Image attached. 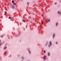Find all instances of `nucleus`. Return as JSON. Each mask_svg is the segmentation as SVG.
<instances>
[{
  "label": "nucleus",
  "instance_id": "obj_29",
  "mask_svg": "<svg viewBox=\"0 0 61 61\" xmlns=\"http://www.w3.org/2000/svg\"><path fill=\"white\" fill-rule=\"evenodd\" d=\"M17 25H18L17 24Z\"/></svg>",
  "mask_w": 61,
  "mask_h": 61
},
{
  "label": "nucleus",
  "instance_id": "obj_18",
  "mask_svg": "<svg viewBox=\"0 0 61 61\" xmlns=\"http://www.w3.org/2000/svg\"><path fill=\"white\" fill-rule=\"evenodd\" d=\"M29 53L30 54H31V52H30V51H29Z\"/></svg>",
  "mask_w": 61,
  "mask_h": 61
},
{
  "label": "nucleus",
  "instance_id": "obj_24",
  "mask_svg": "<svg viewBox=\"0 0 61 61\" xmlns=\"http://www.w3.org/2000/svg\"><path fill=\"white\" fill-rule=\"evenodd\" d=\"M46 23H47V21H46Z\"/></svg>",
  "mask_w": 61,
  "mask_h": 61
},
{
  "label": "nucleus",
  "instance_id": "obj_22",
  "mask_svg": "<svg viewBox=\"0 0 61 61\" xmlns=\"http://www.w3.org/2000/svg\"><path fill=\"white\" fill-rule=\"evenodd\" d=\"M56 44H57V42H56Z\"/></svg>",
  "mask_w": 61,
  "mask_h": 61
},
{
  "label": "nucleus",
  "instance_id": "obj_1",
  "mask_svg": "<svg viewBox=\"0 0 61 61\" xmlns=\"http://www.w3.org/2000/svg\"><path fill=\"white\" fill-rule=\"evenodd\" d=\"M49 43L50 44V45H49V46H51V45H52V44L51 43V41H50Z\"/></svg>",
  "mask_w": 61,
  "mask_h": 61
},
{
  "label": "nucleus",
  "instance_id": "obj_11",
  "mask_svg": "<svg viewBox=\"0 0 61 61\" xmlns=\"http://www.w3.org/2000/svg\"><path fill=\"white\" fill-rule=\"evenodd\" d=\"M14 8V5H13L12 6V8Z\"/></svg>",
  "mask_w": 61,
  "mask_h": 61
},
{
  "label": "nucleus",
  "instance_id": "obj_14",
  "mask_svg": "<svg viewBox=\"0 0 61 61\" xmlns=\"http://www.w3.org/2000/svg\"><path fill=\"white\" fill-rule=\"evenodd\" d=\"M34 18H35V17H36V16L34 15Z\"/></svg>",
  "mask_w": 61,
  "mask_h": 61
},
{
  "label": "nucleus",
  "instance_id": "obj_25",
  "mask_svg": "<svg viewBox=\"0 0 61 61\" xmlns=\"http://www.w3.org/2000/svg\"><path fill=\"white\" fill-rule=\"evenodd\" d=\"M28 4V2H27V4Z\"/></svg>",
  "mask_w": 61,
  "mask_h": 61
},
{
  "label": "nucleus",
  "instance_id": "obj_9",
  "mask_svg": "<svg viewBox=\"0 0 61 61\" xmlns=\"http://www.w3.org/2000/svg\"><path fill=\"white\" fill-rule=\"evenodd\" d=\"M12 3H13L14 4V1L13 0H12Z\"/></svg>",
  "mask_w": 61,
  "mask_h": 61
},
{
  "label": "nucleus",
  "instance_id": "obj_7",
  "mask_svg": "<svg viewBox=\"0 0 61 61\" xmlns=\"http://www.w3.org/2000/svg\"><path fill=\"white\" fill-rule=\"evenodd\" d=\"M58 25V23L57 22H56V25L57 26Z\"/></svg>",
  "mask_w": 61,
  "mask_h": 61
},
{
  "label": "nucleus",
  "instance_id": "obj_30",
  "mask_svg": "<svg viewBox=\"0 0 61 61\" xmlns=\"http://www.w3.org/2000/svg\"><path fill=\"white\" fill-rule=\"evenodd\" d=\"M61 2V0L60 1Z\"/></svg>",
  "mask_w": 61,
  "mask_h": 61
},
{
  "label": "nucleus",
  "instance_id": "obj_2",
  "mask_svg": "<svg viewBox=\"0 0 61 61\" xmlns=\"http://www.w3.org/2000/svg\"><path fill=\"white\" fill-rule=\"evenodd\" d=\"M27 18L28 19H30V16H29V15H28V16Z\"/></svg>",
  "mask_w": 61,
  "mask_h": 61
},
{
  "label": "nucleus",
  "instance_id": "obj_15",
  "mask_svg": "<svg viewBox=\"0 0 61 61\" xmlns=\"http://www.w3.org/2000/svg\"><path fill=\"white\" fill-rule=\"evenodd\" d=\"M13 5H16V4L15 3H14Z\"/></svg>",
  "mask_w": 61,
  "mask_h": 61
},
{
  "label": "nucleus",
  "instance_id": "obj_28",
  "mask_svg": "<svg viewBox=\"0 0 61 61\" xmlns=\"http://www.w3.org/2000/svg\"><path fill=\"white\" fill-rule=\"evenodd\" d=\"M0 42H1V41H0Z\"/></svg>",
  "mask_w": 61,
  "mask_h": 61
},
{
  "label": "nucleus",
  "instance_id": "obj_12",
  "mask_svg": "<svg viewBox=\"0 0 61 61\" xmlns=\"http://www.w3.org/2000/svg\"><path fill=\"white\" fill-rule=\"evenodd\" d=\"M4 13H5V14H7V13L6 11H5Z\"/></svg>",
  "mask_w": 61,
  "mask_h": 61
},
{
  "label": "nucleus",
  "instance_id": "obj_31",
  "mask_svg": "<svg viewBox=\"0 0 61 61\" xmlns=\"http://www.w3.org/2000/svg\"><path fill=\"white\" fill-rule=\"evenodd\" d=\"M0 45H1V44H0Z\"/></svg>",
  "mask_w": 61,
  "mask_h": 61
},
{
  "label": "nucleus",
  "instance_id": "obj_4",
  "mask_svg": "<svg viewBox=\"0 0 61 61\" xmlns=\"http://www.w3.org/2000/svg\"><path fill=\"white\" fill-rule=\"evenodd\" d=\"M0 2L1 3H4V2H3V0H0Z\"/></svg>",
  "mask_w": 61,
  "mask_h": 61
},
{
  "label": "nucleus",
  "instance_id": "obj_21",
  "mask_svg": "<svg viewBox=\"0 0 61 61\" xmlns=\"http://www.w3.org/2000/svg\"><path fill=\"white\" fill-rule=\"evenodd\" d=\"M58 14H59V11H58Z\"/></svg>",
  "mask_w": 61,
  "mask_h": 61
},
{
  "label": "nucleus",
  "instance_id": "obj_23",
  "mask_svg": "<svg viewBox=\"0 0 61 61\" xmlns=\"http://www.w3.org/2000/svg\"><path fill=\"white\" fill-rule=\"evenodd\" d=\"M3 36H2V37H3Z\"/></svg>",
  "mask_w": 61,
  "mask_h": 61
},
{
  "label": "nucleus",
  "instance_id": "obj_13",
  "mask_svg": "<svg viewBox=\"0 0 61 61\" xmlns=\"http://www.w3.org/2000/svg\"><path fill=\"white\" fill-rule=\"evenodd\" d=\"M44 60H45V59H46V57H44Z\"/></svg>",
  "mask_w": 61,
  "mask_h": 61
},
{
  "label": "nucleus",
  "instance_id": "obj_6",
  "mask_svg": "<svg viewBox=\"0 0 61 61\" xmlns=\"http://www.w3.org/2000/svg\"><path fill=\"white\" fill-rule=\"evenodd\" d=\"M50 20H47V21H48V22H50Z\"/></svg>",
  "mask_w": 61,
  "mask_h": 61
},
{
  "label": "nucleus",
  "instance_id": "obj_8",
  "mask_svg": "<svg viewBox=\"0 0 61 61\" xmlns=\"http://www.w3.org/2000/svg\"><path fill=\"white\" fill-rule=\"evenodd\" d=\"M9 19H11V18L10 17H9L8 18Z\"/></svg>",
  "mask_w": 61,
  "mask_h": 61
},
{
  "label": "nucleus",
  "instance_id": "obj_27",
  "mask_svg": "<svg viewBox=\"0 0 61 61\" xmlns=\"http://www.w3.org/2000/svg\"><path fill=\"white\" fill-rule=\"evenodd\" d=\"M41 2H42V1H41Z\"/></svg>",
  "mask_w": 61,
  "mask_h": 61
},
{
  "label": "nucleus",
  "instance_id": "obj_16",
  "mask_svg": "<svg viewBox=\"0 0 61 61\" xmlns=\"http://www.w3.org/2000/svg\"><path fill=\"white\" fill-rule=\"evenodd\" d=\"M57 4V3H55V5H56Z\"/></svg>",
  "mask_w": 61,
  "mask_h": 61
},
{
  "label": "nucleus",
  "instance_id": "obj_26",
  "mask_svg": "<svg viewBox=\"0 0 61 61\" xmlns=\"http://www.w3.org/2000/svg\"><path fill=\"white\" fill-rule=\"evenodd\" d=\"M5 53L4 54V55H5Z\"/></svg>",
  "mask_w": 61,
  "mask_h": 61
},
{
  "label": "nucleus",
  "instance_id": "obj_5",
  "mask_svg": "<svg viewBox=\"0 0 61 61\" xmlns=\"http://www.w3.org/2000/svg\"><path fill=\"white\" fill-rule=\"evenodd\" d=\"M6 47L5 46L4 48V50L6 49Z\"/></svg>",
  "mask_w": 61,
  "mask_h": 61
},
{
  "label": "nucleus",
  "instance_id": "obj_19",
  "mask_svg": "<svg viewBox=\"0 0 61 61\" xmlns=\"http://www.w3.org/2000/svg\"><path fill=\"white\" fill-rule=\"evenodd\" d=\"M31 20L32 21L33 20V19H31Z\"/></svg>",
  "mask_w": 61,
  "mask_h": 61
},
{
  "label": "nucleus",
  "instance_id": "obj_17",
  "mask_svg": "<svg viewBox=\"0 0 61 61\" xmlns=\"http://www.w3.org/2000/svg\"><path fill=\"white\" fill-rule=\"evenodd\" d=\"M23 22H25V20H23Z\"/></svg>",
  "mask_w": 61,
  "mask_h": 61
},
{
  "label": "nucleus",
  "instance_id": "obj_3",
  "mask_svg": "<svg viewBox=\"0 0 61 61\" xmlns=\"http://www.w3.org/2000/svg\"><path fill=\"white\" fill-rule=\"evenodd\" d=\"M50 52H48V56H50Z\"/></svg>",
  "mask_w": 61,
  "mask_h": 61
},
{
  "label": "nucleus",
  "instance_id": "obj_10",
  "mask_svg": "<svg viewBox=\"0 0 61 61\" xmlns=\"http://www.w3.org/2000/svg\"><path fill=\"white\" fill-rule=\"evenodd\" d=\"M55 34H54L53 35V38H54V36H55Z\"/></svg>",
  "mask_w": 61,
  "mask_h": 61
},
{
  "label": "nucleus",
  "instance_id": "obj_20",
  "mask_svg": "<svg viewBox=\"0 0 61 61\" xmlns=\"http://www.w3.org/2000/svg\"><path fill=\"white\" fill-rule=\"evenodd\" d=\"M44 53H46V51H44Z\"/></svg>",
  "mask_w": 61,
  "mask_h": 61
}]
</instances>
